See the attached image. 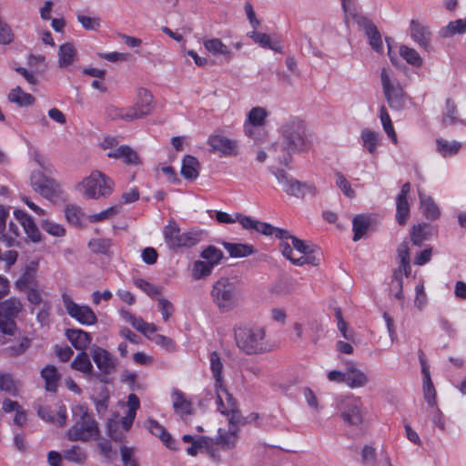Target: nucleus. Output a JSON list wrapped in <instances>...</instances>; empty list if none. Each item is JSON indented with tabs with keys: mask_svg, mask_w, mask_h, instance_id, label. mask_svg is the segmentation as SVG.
Listing matches in <instances>:
<instances>
[{
	"mask_svg": "<svg viewBox=\"0 0 466 466\" xmlns=\"http://www.w3.org/2000/svg\"><path fill=\"white\" fill-rule=\"evenodd\" d=\"M66 336L71 344L76 349L83 350L91 343L89 333L79 329H69L66 331Z\"/></svg>",
	"mask_w": 466,
	"mask_h": 466,
	"instance_id": "25",
	"label": "nucleus"
},
{
	"mask_svg": "<svg viewBox=\"0 0 466 466\" xmlns=\"http://www.w3.org/2000/svg\"><path fill=\"white\" fill-rule=\"evenodd\" d=\"M210 297L218 310L227 313L238 306L241 289L234 279L221 277L212 285Z\"/></svg>",
	"mask_w": 466,
	"mask_h": 466,
	"instance_id": "3",
	"label": "nucleus"
},
{
	"mask_svg": "<svg viewBox=\"0 0 466 466\" xmlns=\"http://www.w3.org/2000/svg\"><path fill=\"white\" fill-rule=\"evenodd\" d=\"M271 171L287 194L301 198L307 196L314 197L317 194V188L314 185L300 183L299 181L293 179L283 169L277 168Z\"/></svg>",
	"mask_w": 466,
	"mask_h": 466,
	"instance_id": "8",
	"label": "nucleus"
},
{
	"mask_svg": "<svg viewBox=\"0 0 466 466\" xmlns=\"http://www.w3.org/2000/svg\"><path fill=\"white\" fill-rule=\"evenodd\" d=\"M427 304V295L424 289V283L420 280L415 287L414 305L421 310Z\"/></svg>",
	"mask_w": 466,
	"mask_h": 466,
	"instance_id": "58",
	"label": "nucleus"
},
{
	"mask_svg": "<svg viewBox=\"0 0 466 466\" xmlns=\"http://www.w3.org/2000/svg\"><path fill=\"white\" fill-rule=\"evenodd\" d=\"M248 36L263 48L271 49L277 53H282V46L279 42H272L270 36L266 33L252 31L248 33Z\"/></svg>",
	"mask_w": 466,
	"mask_h": 466,
	"instance_id": "31",
	"label": "nucleus"
},
{
	"mask_svg": "<svg viewBox=\"0 0 466 466\" xmlns=\"http://www.w3.org/2000/svg\"><path fill=\"white\" fill-rule=\"evenodd\" d=\"M88 247L95 253L106 254L112 247V241L109 238H95L89 241Z\"/></svg>",
	"mask_w": 466,
	"mask_h": 466,
	"instance_id": "54",
	"label": "nucleus"
},
{
	"mask_svg": "<svg viewBox=\"0 0 466 466\" xmlns=\"http://www.w3.org/2000/svg\"><path fill=\"white\" fill-rule=\"evenodd\" d=\"M120 208H121L119 206H112L99 213L91 215L89 217V220L91 222H99L102 220H106V219L118 214L120 211Z\"/></svg>",
	"mask_w": 466,
	"mask_h": 466,
	"instance_id": "61",
	"label": "nucleus"
},
{
	"mask_svg": "<svg viewBox=\"0 0 466 466\" xmlns=\"http://www.w3.org/2000/svg\"><path fill=\"white\" fill-rule=\"evenodd\" d=\"M341 5L345 13L346 19L349 17L352 18V20H354L356 24L365 31V34L375 27L374 24L368 17L358 12V6L354 0H341Z\"/></svg>",
	"mask_w": 466,
	"mask_h": 466,
	"instance_id": "17",
	"label": "nucleus"
},
{
	"mask_svg": "<svg viewBox=\"0 0 466 466\" xmlns=\"http://www.w3.org/2000/svg\"><path fill=\"white\" fill-rule=\"evenodd\" d=\"M214 267H212L211 263L197 260L193 264L192 268V277L195 279H201L209 276L212 273Z\"/></svg>",
	"mask_w": 466,
	"mask_h": 466,
	"instance_id": "50",
	"label": "nucleus"
},
{
	"mask_svg": "<svg viewBox=\"0 0 466 466\" xmlns=\"http://www.w3.org/2000/svg\"><path fill=\"white\" fill-rule=\"evenodd\" d=\"M8 100L20 106H28L34 104L35 97L29 93L24 92L20 86H16L8 94Z\"/></svg>",
	"mask_w": 466,
	"mask_h": 466,
	"instance_id": "34",
	"label": "nucleus"
},
{
	"mask_svg": "<svg viewBox=\"0 0 466 466\" xmlns=\"http://www.w3.org/2000/svg\"><path fill=\"white\" fill-rule=\"evenodd\" d=\"M199 162L190 155L184 157L181 167V175L188 180H195L199 175Z\"/></svg>",
	"mask_w": 466,
	"mask_h": 466,
	"instance_id": "28",
	"label": "nucleus"
},
{
	"mask_svg": "<svg viewBox=\"0 0 466 466\" xmlns=\"http://www.w3.org/2000/svg\"><path fill=\"white\" fill-rule=\"evenodd\" d=\"M257 232L262 233L266 236H275L276 238L285 240L289 237L288 230L273 227L267 222H261L257 220L255 229Z\"/></svg>",
	"mask_w": 466,
	"mask_h": 466,
	"instance_id": "32",
	"label": "nucleus"
},
{
	"mask_svg": "<svg viewBox=\"0 0 466 466\" xmlns=\"http://www.w3.org/2000/svg\"><path fill=\"white\" fill-rule=\"evenodd\" d=\"M71 368L77 371H80L86 375L93 374V365L88 358V355L82 351L74 359L71 363Z\"/></svg>",
	"mask_w": 466,
	"mask_h": 466,
	"instance_id": "37",
	"label": "nucleus"
},
{
	"mask_svg": "<svg viewBox=\"0 0 466 466\" xmlns=\"http://www.w3.org/2000/svg\"><path fill=\"white\" fill-rule=\"evenodd\" d=\"M398 257L400 258V267L396 270L403 271L404 275L408 277L410 274V248L407 241H403L398 248Z\"/></svg>",
	"mask_w": 466,
	"mask_h": 466,
	"instance_id": "36",
	"label": "nucleus"
},
{
	"mask_svg": "<svg viewBox=\"0 0 466 466\" xmlns=\"http://www.w3.org/2000/svg\"><path fill=\"white\" fill-rule=\"evenodd\" d=\"M41 227L46 232L55 237H62L66 233V229L62 225L47 219L41 222Z\"/></svg>",
	"mask_w": 466,
	"mask_h": 466,
	"instance_id": "59",
	"label": "nucleus"
},
{
	"mask_svg": "<svg viewBox=\"0 0 466 466\" xmlns=\"http://www.w3.org/2000/svg\"><path fill=\"white\" fill-rule=\"evenodd\" d=\"M208 144L212 151L219 153L220 156L230 157L238 154V142L222 135H211Z\"/></svg>",
	"mask_w": 466,
	"mask_h": 466,
	"instance_id": "16",
	"label": "nucleus"
},
{
	"mask_svg": "<svg viewBox=\"0 0 466 466\" xmlns=\"http://www.w3.org/2000/svg\"><path fill=\"white\" fill-rule=\"evenodd\" d=\"M370 225V217L365 215H357L352 220V229L354 232L353 241H359L364 237Z\"/></svg>",
	"mask_w": 466,
	"mask_h": 466,
	"instance_id": "33",
	"label": "nucleus"
},
{
	"mask_svg": "<svg viewBox=\"0 0 466 466\" xmlns=\"http://www.w3.org/2000/svg\"><path fill=\"white\" fill-rule=\"evenodd\" d=\"M335 176L337 187L347 198H353L355 197V191L351 188L350 182L347 180L344 175L338 171L335 173Z\"/></svg>",
	"mask_w": 466,
	"mask_h": 466,
	"instance_id": "57",
	"label": "nucleus"
},
{
	"mask_svg": "<svg viewBox=\"0 0 466 466\" xmlns=\"http://www.w3.org/2000/svg\"><path fill=\"white\" fill-rule=\"evenodd\" d=\"M369 380L368 376L360 369H358L355 364L351 363L348 366L345 371V384L351 388H362L367 385Z\"/></svg>",
	"mask_w": 466,
	"mask_h": 466,
	"instance_id": "23",
	"label": "nucleus"
},
{
	"mask_svg": "<svg viewBox=\"0 0 466 466\" xmlns=\"http://www.w3.org/2000/svg\"><path fill=\"white\" fill-rule=\"evenodd\" d=\"M31 340L28 338H23L18 344L7 348L9 356L17 357L22 355L29 348Z\"/></svg>",
	"mask_w": 466,
	"mask_h": 466,
	"instance_id": "63",
	"label": "nucleus"
},
{
	"mask_svg": "<svg viewBox=\"0 0 466 466\" xmlns=\"http://www.w3.org/2000/svg\"><path fill=\"white\" fill-rule=\"evenodd\" d=\"M280 248L282 255L297 266H302L304 264L318 266L322 258L320 250L315 246L312 247V250L309 253L301 255L298 258L292 257V248L289 243L282 241L280 243Z\"/></svg>",
	"mask_w": 466,
	"mask_h": 466,
	"instance_id": "15",
	"label": "nucleus"
},
{
	"mask_svg": "<svg viewBox=\"0 0 466 466\" xmlns=\"http://www.w3.org/2000/svg\"><path fill=\"white\" fill-rule=\"evenodd\" d=\"M164 238L167 246L176 249L178 248H191L199 240L200 236L197 232H181L180 228L175 222H170L164 228Z\"/></svg>",
	"mask_w": 466,
	"mask_h": 466,
	"instance_id": "9",
	"label": "nucleus"
},
{
	"mask_svg": "<svg viewBox=\"0 0 466 466\" xmlns=\"http://www.w3.org/2000/svg\"><path fill=\"white\" fill-rule=\"evenodd\" d=\"M238 429L228 428V430L219 429L216 438V443L224 449H232L238 441Z\"/></svg>",
	"mask_w": 466,
	"mask_h": 466,
	"instance_id": "29",
	"label": "nucleus"
},
{
	"mask_svg": "<svg viewBox=\"0 0 466 466\" xmlns=\"http://www.w3.org/2000/svg\"><path fill=\"white\" fill-rule=\"evenodd\" d=\"M403 271L401 270H394L392 274V279L390 282V294L394 296L395 299L403 301L404 294H403Z\"/></svg>",
	"mask_w": 466,
	"mask_h": 466,
	"instance_id": "39",
	"label": "nucleus"
},
{
	"mask_svg": "<svg viewBox=\"0 0 466 466\" xmlns=\"http://www.w3.org/2000/svg\"><path fill=\"white\" fill-rule=\"evenodd\" d=\"M410 30L412 40L421 48L427 50L431 40V32L430 28L417 20H411L410 24Z\"/></svg>",
	"mask_w": 466,
	"mask_h": 466,
	"instance_id": "19",
	"label": "nucleus"
},
{
	"mask_svg": "<svg viewBox=\"0 0 466 466\" xmlns=\"http://www.w3.org/2000/svg\"><path fill=\"white\" fill-rule=\"evenodd\" d=\"M63 303L67 314L83 325H93L97 321L94 311L88 306H81L73 301L66 293L62 295Z\"/></svg>",
	"mask_w": 466,
	"mask_h": 466,
	"instance_id": "13",
	"label": "nucleus"
},
{
	"mask_svg": "<svg viewBox=\"0 0 466 466\" xmlns=\"http://www.w3.org/2000/svg\"><path fill=\"white\" fill-rule=\"evenodd\" d=\"M380 81L383 94L389 106L392 109H402L405 106V93L403 88L398 81L391 79L390 71L385 67L381 70Z\"/></svg>",
	"mask_w": 466,
	"mask_h": 466,
	"instance_id": "7",
	"label": "nucleus"
},
{
	"mask_svg": "<svg viewBox=\"0 0 466 466\" xmlns=\"http://www.w3.org/2000/svg\"><path fill=\"white\" fill-rule=\"evenodd\" d=\"M76 56V50L73 44L65 43L63 44L58 51V64L60 67H66L70 66Z\"/></svg>",
	"mask_w": 466,
	"mask_h": 466,
	"instance_id": "35",
	"label": "nucleus"
},
{
	"mask_svg": "<svg viewBox=\"0 0 466 466\" xmlns=\"http://www.w3.org/2000/svg\"><path fill=\"white\" fill-rule=\"evenodd\" d=\"M209 363L210 370L213 374V378L215 380V390L216 395L220 393L221 390H228L224 386L223 382V369L224 365L221 360L220 355L217 351H212L209 353Z\"/></svg>",
	"mask_w": 466,
	"mask_h": 466,
	"instance_id": "21",
	"label": "nucleus"
},
{
	"mask_svg": "<svg viewBox=\"0 0 466 466\" xmlns=\"http://www.w3.org/2000/svg\"><path fill=\"white\" fill-rule=\"evenodd\" d=\"M410 216V204L407 198H396V219L400 225H405Z\"/></svg>",
	"mask_w": 466,
	"mask_h": 466,
	"instance_id": "43",
	"label": "nucleus"
},
{
	"mask_svg": "<svg viewBox=\"0 0 466 466\" xmlns=\"http://www.w3.org/2000/svg\"><path fill=\"white\" fill-rule=\"evenodd\" d=\"M171 398L173 408L177 414L184 416L192 413V402L186 398L181 390L175 389L172 391Z\"/></svg>",
	"mask_w": 466,
	"mask_h": 466,
	"instance_id": "24",
	"label": "nucleus"
},
{
	"mask_svg": "<svg viewBox=\"0 0 466 466\" xmlns=\"http://www.w3.org/2000/svg\"><path fill=\"white\" fill-rule=\"evenodd\" d=\"M86 199L109 197L114 189L113 180L104 173L95 170L76 186Z\"/></svg>",
	"mask_w": 466,
	"mask_h": 466,
	"instance_id": "5",
	"label": "nucleus"
},
{
	"mask_svg": "<svg viewBox=\"0 0 466 466\" xmlns=\"http://www.w3.org/2000/svg\"><path fill=\"white\" fill-rule=\"evenodd\" d=\"M362 402L360 397L346 396L337 399L336 408L340 413L343 421L350 426L362 423Z\"/></svg>",
	"mask_w": 466,
	"mask_h": 466,
	"instance_id": "6",
	"label": "nucleus"
},
{
	"mask_svg": "<svg viewBox=\"0 0 466 466\" xmlns=\"http://www.w3.org/2000/svg\"><path fill=\"white\" fill-rule=\"evenodd\" d=\"M233 331L237 347L247 355L263 354L273 350V344L268 340L263 326L239 323L234 327Z\"/></svg>",
	"mask_w": 466,
	"mask_h": 466,
	"instance_id": "2",
	"label": "nucleus"
},
{
	"mask_svg": "<svg viewBox=\"0 0 466 466\" xmlns=\"http://www.w3.org/2000/svg\"><path fill=\"white\" fill-rule=\"evenodd\" d=\"M218 410L226 415L228 420L229 428H237L246 423L245 419L241 416L240 411L237 408L235 399L228 390H221L217 394Z\"/></svg>",
	"mask_w": 466,
	"mask_h": 466,
	"instance_id": "10",
	"label": "nucleus"
},
{
	"mask_svg": "<svg viewBox=\"0 0 466 466\" xmlns=\"http://www.w3.org/2000/svg\"><path fill=\"white\" fill-rule=\"evenodd\" d=\"M267 116L268 112L265 108L256 106L248 112L247 122L261 127L265 125Z\"/></svg>",
	"mask_w": 466,
	"mask_h": 466,
	"instance_id": "49",
	"label": "nucleus"
},
{
	"mask_svg": "<svg viewBox=\"0 0 466 466\" xmlns=\"http://www.w3.org/2000/svg\"><path fill=\"white\" fill-rule=\"evenodd\" d=\"M146 428L155 436L158 437L163 443L169 450H177L176 441L170 435L169 432L167 431L164 426L158 423L156 420L148 419L146 423Z\"/></svg>",
	"mask_w": 466,
	"mask_h": 466,
	"instance_id": "22",
	"label": "nucleus"
},
{
	"mask_svg": "<svg viewBox=\"0 0 466 466\" xmlns=\"http://www.w3.org/2000/svg\"><path fill=\"white\" fill-rule=\"evenodd\" d=\"M379 137V133L370 129H364L361 132L362 145L372 155L377 151L380 141Z\"/></svg>",
	"mask_w": 466,
	"mask_h": 466,
	"instance_id": "42",
	"label": "nucleus"
},
{
	"mask_svg": "<svg viewBox=\"0 0 466 466\" xmlns=\"http://www.w3.org/2000/svg\"><path fill=\"white\" fill-rule=\"evenodd\" d=\"M423 393L424 399L429 406L434 408L437 405L436 401V390L431 378L423 380Z\"/></svg>",
	"mask_w": 466,
	"mask_h": 466,
	"instance_id": "55",
	"label": "nucleus"
},
{
	"mask_svg": "<svg viewBox=\"0 0 466 466\" xmlns=\"http://www.w3.org/2000/svg\"><path fill=\"white\" fill-rule=\"evenodd\" d=\"M155 107L154 97L146 88L137 90L136 103L129 107L134 119L142 118L153 111Z\"/></svg>",
	"mask_w": 466,
	"mask_h": 466,
	"instance_id": "14",
	"label": "nucleus"
},
{
	"mask_svg": "<svg viewBox=\"0 0 466 466\" xmlns=\"http://www.w3.org/2000/svg\"><path fill=\"white\" fill-rule=\"evenodd\" d=\"M200 256L206 262L211 263L212 267L217 266L224 257L223 252L214 246H208Z\"/></svg>",
	"mask_w": 466,
	"mask_h": 466,
	"instance_id": "52",
	"label": "nucleus"
},
{
	"mask_svg": "<svg viewBox=\"0 0 466 466\" xmlns=\"http://www.w3.org/2000/svg\"><path fill=\"white\" fill-rule=\"evenodd\" d=\"M212 440L200 436L197 439L196 441H193L190 447L187 449V453L190 456H196L198 452V451L202 448L208 449L209 445H211Z\"/></svg>",
	"mask_w": 466,
	"mask_h": 466,
	"instance_id": "60",
	"label": "nucleus"
},
{
	"mask_svg": "<svg viewBox=\"0 0 466 466\" xmlns=\"http://www.w3.org/2000/svg\"><path fill=\"white\" fill-rule=\"evenodd\" d=\"M35 265L27 267L21 277L16 280L15 285L20 290L31 288L35 283Z\"/></svg>",
	"mask_w": 466,
	"mask_h": 466,
	"instance_id": "47",
	"label": "nucleus"
},
{
	"mask_svg": "<svg viewBox=\"0 0 466 466\" xmlns=\"http://www.w3.org/2000/svg\"><path fill=\"white\" fill-rule=\"evenodd\" d=\"M91 356L96 367L103 374H110L115 370L114 359L105 349L94 345L91 350Z\"/></svg>",
	"mask_w": 466,
	"mask_h": 466,
	"instance_id": "18",
	"label": "nucleus"
},
{
	"mask_svg": "<svg viewBox=\"0 0 466 466\" xmlns=\"http://www.w3.org/2000/svg\"><path fill=\"white\" fill-rule=\"evenodd\" d=\"M205 48L214 56H223L227 61L232 56V52L228 46L224 45L218 38L205 39L203 42Z\"/></svg>",
	"mask_w": 466,
	"mask_h": 466,
	"instance_id": "26",
	"label": "nucleus"
},
{
	"mask_svg": "<svg viewBox=\"0 0 466 466\" xmlns=\"http://www.w3.org/2000/svg\"><path fill=\"white\" fill-rule=\"evenodd\" d=\"M282 150L290 157L294 154L308 152L313 147V136L306 122L292 117L284 122L280 128Z\"/></svg>",
	"mask_w": 466,
	"mask_h": 466,
	"instance_id": "1",
	"label": "nucleus"
},
{
	"mask_svg": "<svg viewBox=\"0 0 466 466\" xmlns=\"http://www.w3.org/2000/svg\"><path fill=\"white\" fill-rule=\"evenodd\" d=\"M30 184L34 191L48 200H53L61 194L60 185L54 178L46 177L41 171L32 172Z\"/></svg>",
	"mask_w": 466,
	"mask_h": 466,
	"instance_id": "11",
	"label": "nucleus"
},
{
	"mask_svg": "<svg viewBox=\"0 0 466 466\" xmlns=\"http://www.w3.org/2000/svg\"><path fill=\"white\" fill-rule=\"evenodd\" d=\"M460 122L461 120L457 116V106L451 99L448 98L446 100V112L442 116V124L447 127Z\"/></svg>",
	"mask_w": 466,
	"mask_h": 466,
	"instance_id": "48",
	"label": "nucleus"
},
{
	"mask_svg": "<svg viewBox=\"0 0 466 466\" xmlns=\"http://www.w3.org/2000/svg\"><path fill=\"white\" fill-rule=\"evenodd\" d=\"M14 215L17 221L23 227L26 236L33 241L38 242L41 239V233L36 227L35 221L32 217L29 216L23 210L16 209L14 211Z\"/></svg>",
	"mask_w": 466,
	"mask_h": 466,
	"instance_id": "20",
	"label": "nucleus"
},
{
	"mask_svg": "<svg viewBox=\"0 0 466 466\" xmlns=\"http://www.w3.org/2000/svg\"><path fill=\"white\" fill-rule=\"evenodd\" d=\"M63 456L67 461L80 465L84 464L87 459L85 450L78 445H74L70 449L64 451Z\"/></svg>",
	"mask_w": 466,
	"mask_h": 466,
	"instance_id": "41",
	"label": "nucleus"
},
{
	"mask_svg": "<svg viewBox=\"0 0 466 466\" xmlns=\"http://www.w3.org/2000/svg\"><path fill=\"white\" fill-rule=\"evenodd\" d=\"M430 234V226L428 224L423 223L413 226L410 231L412 244L420 246L424 240L428 239Z\"/></svg>",
	"mask_w": 466,
	"mask_h": 466,
	"instance_id": "40",
	"label": "nucleus"
},
{
	"mask_svg": "<svg viewBox=\"0 0 466 466\" xmlns=\"http://www.w3.org/2000/svg\"><path fill=\"white\" fill-rule=\"evenodd\" d=\"M223 247L232 258H245L255 252L254 247L249 244L223 242Z\"/></svg>",
	"mask_w": 466,
	"mask_h": 466,
	"instance_id": "30",
	"label": "nucleus"
},
{
	"mask_svg": "<svg viewBox=\"0 0 466 466\" xmlns=\"http://www.w3.org/2000/svg\"><path fill=\"white\" fill-rule=\"evenodd\" d=\"M135 285L137 288H139L140 289H142L146 294H147L151 298H154L162 293L161 288L155 286L154 284H152L143 279H136Z\"/></svg>",
	"mask_w": 466,
	"mask_h": 466,
	"instance_id": "56",
	"label": "nucleus"
},
{
	"mask_svg": "<svg viewBox=\"0 0 466 466\" xmlns=\"http://www.w3.org/2000/svg\"><path fill=\"white\" fill-rule=\"evenodd\" d=\"M76 420L75 424L67 431L66 437L72 441H88L94 437L99 435L97 422L88 412V409L85 405H77L73 409Z\"/></svg>",
	"mask_w": 466,
	"mask_h": 466,
	"instance_id": "4",
	"label": "nucleus"
},
{
	"mask_svg": "<svg viewBox=\"0 0 466 466\" xmlns=\"http://www.w3.org/2000/svg\"><path fill=\"white\" fill-rule=\"evenodd\" d=\"M436 144L438 152L443 157L455 155L461 147V144L460 142H450L441 138L437 139Z\"/></svg>",
	"mask_w": 466,
	"mask_h": 466,
	"instance_id": "44",
	"label": "nucleus"
},
{
	"mask_svg": "<svg viewBox=\"0 0 466 466\" xmlns=\"http://www.w3.org/2000/svg\"><path fill=\"white\" fill-rule=\"evenodd\" d=\"M466 32L465 19H457L451 21L445 27L441 28V35L443 37H451L456 34H463Z\"/></svg>",
	"mask_w": 466,
	"mask_h": 466,
	"instance_id": "45",
	"label": "nucleus"
},
{
	"mask_svg": "<svg viewBox=\"0 0 466 466\" xmlns=\"http://www.w3.org/2000/svg\"><path fill=\"white\" fill-rule=\"evenodd\" d=\"M0 390L15 395L17 393L16 381L10 373H0Z\"/></svg>",
	"mask_w": 466,
	"mask_h": 466,
	"instance_id": "53",
	"label": "nucleus"
},
{
	"mask_svg": "<svg viewBox=\"0 0 466 466\" xmlns=\"http://www.w3.org/2000/svg\"><path fill=\"white\" fill-rule=\"evenodd\" d=\"M21 309V302L15 298L0 302V332L10 335L14 333L15 319Z\"/></svg>",
	"mask_w": 466,
	"mask_h": 466,
	"instance_id": "12",
	"label": "nucleus"
},
{
	"mask_svg": "<svg viewBox=\"0 0 466 466\" xmlns=\"http://www.w3.org/2000/svg\"><path fill=\"white\" fill-rule=\"evenodd\" d=\"M366 35L369 38V43L372 49L376 52H381L383 49L381 35L375 26L372 30H370L366 33Z\"/></svg>",
	"mask_w": 466,
	"mask_h": 466,
	"instance_id": "62",
	"label": "nucleus"
},
{
	"mask_svg": "<svg viewBox=\"0 0 466 466\" xmlns=\"http://www.w3.org/2000/svg\"><path fill=\"white\" fill-rule=\"evenodd\" d=\"M400 56L410 65L420 67L422 65V58L419 53L407 46H400Z\"/></svg>",
	"mask_w": 466,
	"mask_h": 466,
	"instance_id": "46",
	"label": "nucleus"
},
{
	"mask_svg": "<svg viewBox=\"0 0 466 466\" xmlns=\"http://www.w3.org/2000/svg\"><path fill=\"white\" fill-rule=\"evenodd\" d=\"M420 208L426 218L435 220L440 217V209L433 199L430 197H424L420 194Z\"/></svg>",
	"mask_w": 466,
	"mask_h": 466,
	"instance_id": "38",
	"label": "nucleus"
},
{
	"mask_svg": "<svg viewBox=\"0 0 466 466\" xmlns=\"http://www.w3.org/2000/svg\"><path fill=\"white\" fill-rule=\"evenodd\" d=\"M41 377L45 380V388L47 391L56 392L60 380V374L54 365H46L41 370Z\"/></svg>",
	"mask_w": 466,
	"mask_h": 466,
	"instance_id": "27",
	"label": "nucleus"
},
{
	"mask_svg": "<svg viewBox=\"0 0 466 466\" xmlns=\"http://www.w3.org/2000/svg\"><path fill=\"white\" fill-rule=\"evenodd\" d=\"M380 121L383 127V129L385 130L388 137L391 139V141L394 144H397V136L394 130V127L392 126L391 119L390 117V115L387 112V109L384 106L380 107Z\"/></svg>",
	"mask_w": 466,
	"mask_h": 466,
	"instance_id": "51",
	"label": "nucleus"
},
{
	"mask_svg": "<svg viewBox=\"0 0 466 466\" xmlns=\"http://www.w3.org/2000/svg\"><path fill=\"white\" fill-rule=\"evenodd\" d=\"M125 149L122 151L121 158L127 165L137 166L140 164V158L137 153L129 146L125 145Z\"/></svg>",
	"mask_w": 466,
	"mask_h": 466,
	"instance_id": "64",
	"label": "nucleus"
}]
</instances>
